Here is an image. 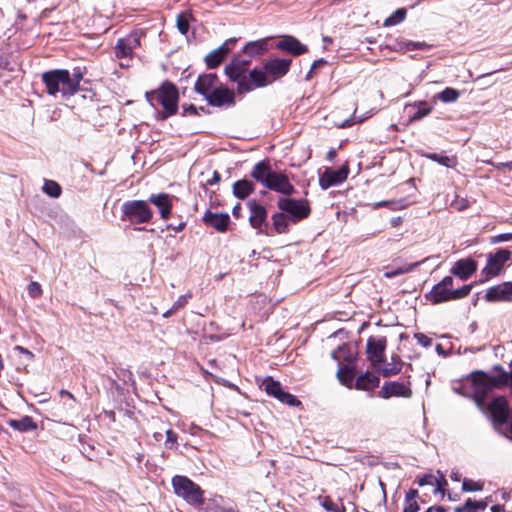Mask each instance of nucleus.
Segmentation results:
<instances>
[{"label":"nucleus","instance_id":"obj_40","mask_svg":"<svg viewBox=\"0 0 512 512\" xmlns=\"http://www.w3.org/2000/svg\"><path fill=\"white\" fill-rule=\"evenodd\" d=\"M377 369L380 370L381 374L384 377H390V376L398 374L401 370V367H400L399 363H388V364L384 365L382 368H380V366H379Z\"/></svg>","mask_w":512,"mask_h":512},{"label":"nucleus","instance_id":"obj_7","mask_svg":"<svg viewBox=\"0 0 512 512\" xmlns=\"http://www.w3.org/2000/svg\"><path fill=\"white\" fill-rule=\"evenodd\" d=\"M277 206L289 216L292 222L307 218L311 212L310 204L306 199L280 198Z\"/></svg>","mask_w":512,"mask_h":512},{"label":"nucleus","instance_id":"obj_30","mask_svg":"<svg viewBox=\"0 0 512 512\" xmlns=\"http://www.w3.org/2000/svg\"><path fill=\"white\" fill-rule=\"evenodd\" d=\"M418 484L420 486L424 485H431L434 486V492H439L442 489V485L446 484L445 477L443 475L440 476V478H437L434 475L427 474L419 479Z\"/></svg>","mask_w":512,"mask_h":512},{"label":"nucleus","instance_id":"obj_45","mask_svg":"<svg viewBox=\"0 0 512 512\" xmlns=\"http://www.w3.org/2000/svg\"><path fill=\"white\" fill-rule=\"evenodd\" d=\"M414 337L417 343L423 347H429L432 343L431 338H429L427 335L423 333H416Z\"/></svg>","mask_w":512,"mask_h":512},{"label":"nucleus","instance_id":"obj_18","mask_svg":"<svg viewBox=\"0 0 512 512\" xmlns=\"http://www.w3.org/2000/svg\"><path fill=\"white\" fill-rule=\"evenodd\" d=\"M218 85H220V82L215 74L200 75L195 83V91L206 98Z\"/></svg>","mask_w":512,"mask_h":512},{"label":"nucleus","instance_id":"obj_19","mask_svg":"<svg viewBox=\"0 0 512 512\" xmlns=\"http://www.w3.org/2000/svg\"><path fill=\"white\" fill-rule=\"evenodd\" d=\"M477 269V264L470 258L458 260L451 268V274L462 280L468 279Z\"/></svg>","mask_w":512,"mask_h":512},{"label":"nucleus","instance_id":"obj_17","mask_svg":"<svg viewBox=\"0 0 512 512\" xmlns=\"http://www.w3.org/2000/svg\"><path fill=\"white\" fill-rule=\"evenodd\" d=\"M487 301H512V282L491 287L485 294Z\"/></svg>","mask_w":512,"mask_h":512},{"label":"nucleus","instance_id":"obj_54","mask_svg":"<svg viewBox=\"0 0 512 512\" xmlns=\"http://www.w3.org/2000/svg\"><path fill=\"white\" fill-rule=\"evenodd\" d=\"M323 63H325V61H324L323 59L316 60V61L313 63V65H312V67H311L310 71L308 72L307 77H308V78H309V77H311V74H312L313 70H314L315 68L319 67V66H320L321 64H323Z\"/></svg>","mask_w":512,"mask_h":512},{"label":"nucleus","instance_id":"obj_43","mask_svg":"<svg viewBox=\"0 0 512 512\" xmlns=\"http://www.w3.org/2000/svg\"><path fill=\"white\" fill-rule=\"evenodd\" d=\"M472 285H464L459 289H453V300L461 299L469 295Z\"/></svg>","mask_w":512,"mask_h":512},{"label":"nucleus","instance_id":"obj_5","mask_svg":"<svg viewBox=\"0 0 512 512\" xmlns=\"http://www.w3.org/2000/svg\"><path fill=\"white\" fill-rule=\"evenodd\" d=\"M249 64V60H242L235 57L225 68L227 77L231 81L237 82L238 93L250 92L257 88L255 81L250 77V73L248 75L246 74Z\"/></svg>","mask_w":512,"mask_h":512},{"label":"nucleus","instance_id":"obj_55","mask_svg":"<svg viewBox=\"0 0 512 512\" xmlns=\"http://www.w3.org/2000/svg\"><path fill=\"white\" fill-rule=\"evenodd\" d=\"M16 349H17V350H19L21 353L26 354V355H27V356H29L30 358H32V357H33V354H32L30 351H28L27 349H25V348H23V347H21V346H17V347H16Z\"/></svg>","mask_w":512,"mask_h":512},{"label":"nucleus","instance_id":"obj_61","mask_svg":"<svg viewBox=\"0 0 512 512\" xmlns=\"http://www.w3.org/2000/svg\"><path fill=\"white\" fill-rule=\"evenodd\" d=\"M507 167L509 169H512V161L507 163H501L498 167Z\"/></svg>","mask_w":512,"mask_h":512},{"label":"nucleus","instance_id":"obj_51","mask_svg":"<svg viewBox=\"0 0 512 512\" xmlns=\"http://www.w3.org/2000/svg\"><path fill=\"white\" fill-rule=\"evenodd\" d=\"M418 497V491L415 490V489H410L407 493H406V497H405V502H412V501H416Z\"/></svg>","mask_w":512,"mask_h":512},{"label":"nucleus","instance_id":"obj_42","mask_svg":"<svg viewBox=\"0 0 512 512\" xmlns=\"http://www.w3.org/2000/svg\"><path fill=\"white\" fill-rule=\"evenodd\" d=\"M483 485L480 482L465 479L462 483V489L467 492L482 490Z\"/></svg>","mask_w":512,"mask_h":512},{"label":"nucleus","instance_id":"obj_58","mask_svg":"<svg viewBox=\"0 0 512 512\" xmlns=\"http://www.w3.org/2000/svg\"><path fill=\"white\" fill-rule=\"evenodd\" d=\"M175 311H177L176 309H173V306L167 310L165 313H163V317L164 318H168L170 317Z\"/></svg>","mask_w":512,"mask_h":512},{"label":"nucleus","instance_id":"obj_28","mask_svg":"<svg viewBox=\"0 0 512 512\" xmlns=\"http://www.w3.org/2000/svg\"><path fill=\"white\" fill-rule=\"evenodd\" d=\"M8 424L10 427L20 432H26L36 428V424L30 416H24L19 420H9Z\"/></svg>","mask_w":512,"mask_h":512},{"label":"nucleus","instance_id":"obj_35","mask_svg":"<svg viewBox=\"0 0 512 512\" xmlns=\"http://www.w3.org/2000/svg\"><path fill=\"white\" fill-rule=\"evenodd\" d=\"M273 226L277 233H284L288 227V216L284 213L273 215Z\"/></svg>","mask_w":512,"mask_h":512},{"label":"nucleus","instance_id":"obj_12","mask_svg":"<svg viewBox=\"0 0 512 512\" xmlns=\"http://www.w3.org/2000/svg\"><path fill=\"white\" fill-rule=\"evenodd\" d=\"M386 348L385 338H369L367 341L368 359L374 368H378L383 363V355Z\"/></svg>","mask_w":512,"mask_h":512},{"label":"nucleus","instance_id":"obj_52","mask_svg":"<svg viewBox=\"0 0 512 512\" xmlns=\"http://www.w3.org/2000/svg\"><path fill=\"white\" fill-rule=\"evenodd\" d=\"M497 240L498 241H510L512 240V233H504V234H500L498 237H497Z\"/></svg>","mask_w":512,"mask_h":512},{"label":"nucleus","instance_id":"obj_9","mask_svg":"<svg viewBox=\"0 0 512 512\" xmlns=\"http://www.w3.org/2000/svg\"><path fill=\"white\" fill-rule=\"evenodd\" d=\"M427 298L434 304L453 300V278L451 276L444 277L427 294Z\"/></svg>","mask_w":512,"mask_h":512},{"label":"nucleus","instance_id":"obj_59","mask_svg":"<svg viewBox=\"0 0 512 512\" xmlns=\"http://www.w3.org/2000/svg\"><path fill=\"white\" fill-rule=\"evenodd\" d=\"M341 350H342V348H341V347H339V349H338V350L333 351V352H332V357H333L334 359H336V360H339V358H340V355H339V354H340Z\"/></svg>","mask_w":512,"mask_h":512},{"label":"nucleus","instance_id":"obj_23","mask_svg":"<svg viewBox=\"0 0 512 512\" xmlns=\"http://www.w3.org/2000/svg\"><path fill=\"white\" fill-rule=\"evenodd\" d=\"M205 512H234V509L228 504L222 496L214 495L206 501Z\"/></svg>","mask_w":512,"mask_h":512},{"label":"nucleus","instance_id":"obj_36","mask_svg":"<svg viewBox=\"0 0 512 512\" xmlns=\"http://www.w3.org/2000/svg\"><path fill=\"white\" fill-rule=\"evenodd\" d=\"M420 263L421 262L410 263V264H406V265H403L401 267H398L396 269L387 270V271L384 272V276L386 278H392V277H396V276H399V275L411 272Z\"/></svg>","mask_w":512,"mask_h":512},{"label":"nucleus","instance_id":"obj_26","mask_svg":"<svg viewBox=\"0 0 512 512\" xmlns=\"http://www.w3.org/2000/svg\"><path fill=\"white\" fill-rule=\"evenodd\" d=\"M267 46L268 44L266 39L251 41L243 47V52L251 57H257L267 50Z\"/></svg>","mask_w":512,"mask_h":512},{"label":"nucleus","instance_id":"obj_6","mask_svg":"<svg viewBox=\"0 0 512 512\" xmlns=\"http://www.w3.org/2000/svg\"><path fill=\"white\" fill-rule=\"evenodd\" d=\"M172 486L177 496L183 498L190 505L200 507L204 504L203 490L186 476H174Z\"/></svg>","mask_w":512,"mask_h":512},{"label":"nucleus","instance_id":"obj_8","mask_svg":"<svg viewBox=\"0 0 512 512\" xmlns=\"http://www.w3.org/2000/svg\"><path fill=\"white\" fill-rule=\"evenodd\" d=\"M124 216L132 223H147L151 220L153 212L145 201L133 200L122 205Z\"/></svg>","mask_w":512,"mask_h":512},{"label":"nucleus","instance_id":"obj_22","mask_svg":"<svg viewBox=\"0 0 512 512\" xmlns=\"http://www.w3.org/2000/svg\"><path fill=\"white\" fill-rule=\"evenodd\" d=\"M277 48L287 51L295 56L301 55L307 51V47L292 36H285L278 42Z\"/></svg>","mask_w":512,"mask_h":512},{"label":"nucleus","instance_id":"obj_34","mask_svg":"<svg viewBox=\"0 0 512 512\" xmlns=\"http://www.w3.org/2000/svg\"><path fill=\"white\" fill-rule=\"evenodd\" d=\"M191 18H192V15L190 12H183L177 16L176 25L181 34H183V35L187 34V32L189 30Z\"/></svg>","mask_w":512,"mask_h":512},{"label":"nucleus","instance_id":"obj_38","mask_svg":"<svg viewBox=\"0 0 512 512\" xmlns=\"http://www.w3.org/2000/svg\"><path fill=\"white\" fill-rule=\"evenodd\" d=\"M406 16V10L404 8L397 9L392 15L384 21V26H393L401 23Z\"/></svg>","mask_w":512,"mask_h":512},{"label":"nucleus","instance_id":"obj_37","mask_svg":"<svg viewBox=\"0 0 512 512\" xmlns=\"http://www.w3.org/2000/svg\"><path fill=\"white\" fill-rule=\"evenodd\" d=\"M42 190L45 194L53 198L59 197L62 192L61 186L53 180H46L44 182Z\"/></svg>","mask_w":512,"mask_h":512},{"label":"nucleus","instance_id":"obj_29","mask_svg":"<svg viewBox=\"0 0 512 512\" xmlns=\"http://www.w3.org/2000/svg\"><path fill=\"white\" fill-rule=\"evenodd\" d=\"M131 42H134L135 44H137L136 39H133V40L119 39L118 40L116 47H115V54H116L117 58H125V57H128L131 55L132 49H133Z\"/></svg>","mask_w":512,"mask_h":512},{"label":"nucleus","instance_id":"obj_13","mask_svg":"<svg viewBox=\"0 0 512 512\" xmlns=\"http://www.w3.org/2000/svg\"><path fill=\"white\" fill-rule=\"evenodd\" d=\"M511 258V252L507 249H500L494 255L488 258V262L486 267L483 270V273L486 274V277H491L497 275L504 264Z\"/></svg>","mask_w":512,"mask_h":512},{"label":"nucleus","instance_id":"obj_2","mask_svg":"<svg viewBox=\"0 0 512 512\" xmlns=\"http://www.w3.org/2000/svg\"><path fill=\"white\" fill-rule=\"evenodd\" d=\"M251 176L266 188L275 192L292 195L295 188L286 174L273 170L268 162L260 161L253 167Z\"/></svg>","mask_w":512,"mask_h":512},{"label":"nucleus","instance_id":"obj_10","mask_svg":"<svg viewBox=\"0 0 512 512\" xmlns=\"http://www.w3.org/2000/svg\"><path fill=\"white\" fill-rule=\"evenodd\" d=\"M262 387L266 391V393L270 396H273L280 402L287 404L289 406H298L300 405V401L292 394L285 392L278 381H274L271 378H267L263 381Z\"/></svg>","mask_w":512,"mask_h":512},{"label":"nucleus","instance_id":"obj_27","mask_svg":"<svg viewBox=\"0 0 512 512\" xmlns=\"http://www.w3.org/2000/svg\"><path fill=\"white\" fill-rule=\"evenodd\" d=\"M254 190V185L248 180H239L233 184V194L239 199H245Z\"/></svg>","mask_w":512,"mask_h":512},{"label":"nucleus","instance_id":"obj_60","mask_svg":"<svg viewBox=\"0 0 512 512\" xmlns=\"http://www.w3.org/2000/svg\"><path fill=\"white\" fill-rule=\"evenodd\" d=\"M492 512H504V508L500 505H495L491 508Z\"/></svg>","mask_w":512,"mask_h":512},{"label":"nucleus","instance_id":"obj_20","mask_svg":"<svg viewBox=\"0 0 512 512\" xmlns=\"http://www.w3.org/2000/svg\"><path fill=\"white\" fill-rule=\"evenodd\" d=\"M149 202L159 209L162 219L167 220L169 218L172 209V197L170 195L164 193L152 194L149 197Z\"/></svg>","mask_w":512,"mask_h":512},{"label":"nucleus","instance_id":"obj_39","mask_svg":"<svg viewBox=\"0 0 512 512\" xmlns=\"http://www.w3.org/2000/svg\"><path fill=\"white\" fill-rule=\"evenodd\" d=\"M322 506L328 512H345V507L342 504L335 503L329 497L323 499Z\"/></svg>","mask_w":512,"mask_h":512},{"label":"nucleus","instance_id":"obj_64","mask_svg":"<svg viewBox=\"0 0 512 512\" xmlns=\"http://www.w3.org/2000/svg\"><path fill=\"white\" fill-rule=\"evenodd\" d=\"M185 224L184 223H180L179 225H177V227L175 228L176 231H181L183 228H184Z\"/></svg>","mask_w":512,"mask_h":512},{"label":"nucleus","instance_id":"obj_49","mask_svg":"<svg viewBox=\"0 0 512 512\" xmlns=\"http://www.w3.org/2000/svg\"><path fill=\"white\" fill-rule=\"evenodd\" d=\"M406 49L411 51V50H415V49H423L425 47H427V44L424 43V42H413V41H410L408 43H406Z\"/></svg>","mask_w":512,"mask_h":512},{"label":"nucleus","instance_id":"obj_1","mask_svg":"<svg viewBox=\"0 0 512 512\" xmlns=\"http://www.w3.org/2000/svg\"><path fill=\"white\" fill-rule=\"evenodd\" d=\"M42 80L45 83L48 94L62 97L74 95L80 86L82 80L81 73L70 74L68 70L56 69L42 74Z\"/></svg>","mask_w":512,"mask_h":512},{"label":"nucleus","instance_id":"obj_63","mask_svg":"<svg viewBox=\"0 0 512 512\" xmlns=\"http://www.w3.org/2000/svg\"><path fill=\"white\" fill-rule=\"evenodd\" d=\"M213 180H214L215 182H218V181L220 180V176H219V174H218L217 172H214Z\"/></svg>","mask_w":512,"mask_h":512},{"label":"nucleus","instance_id":"obj_33","mask_svg":"<svg viewBox=\"0 0 512 512\" xmlns=\"http://www.w3.org/2000/svg\"><path fill=\"white\" fill-rule=\"evenodd\" d=\"M460 93L454 88L447 87L436 95V98L444 103H453L458 100Z\"/></svg>","mask_w":512,"mask_h":512},{"label":"nucleus","instance_id":"obj_4","mask_svg":"<svg viewBox=\"0 0 512 512\" xmlns=\"http://www.w3.org/2000/svg\"><path fill=\"white\" fill-rule=\"evenodd\" d=\"M146 98L152 106L160 104L163 107L159 114L161 119H166L177 112L178 91L172 83H164L158 90L147 92Z\"/></svg>","mask_w":512,"mask_h":512},{"label":"nucleus","instance_id":"obj_46","mask_svg":"<svg viewBox=\"0 0 512 512\" xmlns=\"http://www.w3.org/2000/svg\"><path fill=\"white\" fill-rule=\"evenodd\" d=\"M191 298V294L190 293H187V294H184V295H181L175 302L174 304L172 305L173 306V309H180L181 307L185 306L186 303L188 302V300Z\"/></svg>","mask_w":512,"mask_h":512},{"label":"nucleus","instance_id":"obj_25","mask_svg":"<svg viewBox=\"0 0 512 512\" xmlns=\"http://www.w3.org/2000/svg\"><path fill=\"white\" fill-rule=\"evenodd\" d=\"M378 385L379 377L369 372L360 375L355 382V388L364 391H371L378 387Z\"/></svg>","mask_w":512,"mask_h":512},{"label":"nucleus","instance_id":"obj_56","mask_svg":"<svg viewBox=\"0 0 512 512\" xmlns=\"http://www.w3.org/2000/svg\"><path fill=\"white\" fill-rule=\"evenodd\" d=\"M425 512H445L442 507H430Z\"/></svg>","mask_w":512,"mask_h":512},{"label":"nucleus","instance_id":"obj_62","mask_svg":"<svg viewBox=\"0 0 512 512\" xmlns=\"http://www.w3.org/2000/svg\"><path fill=\"white\" fill-rule=\"evenodd\" d=\"M459 477H460V475H459L457 472L452 473V475H451V478H452L453 480H455V481H458V480H459Z\"/></svg>","mask_w":512,"mask_h":512},{"label":"nucleus","instance_id":"obj_31","mask_svg":"<svg viewBox=\"0 0 512 512\" xmlns=\"http://www.w3.org/2000/svg\"><path fill=\"white\" fill-rule=\"evenodd\" d=\"M337 377L341 384L351 388L354 381V372L348 366L340 367L337 371Z\"/></svg>","mask_w":512,"mask_h":512},{"label":"nucleus","instance_id":"obj_53","mask_svg":"<svg viewBox=\"0 0 512 512\" xmlns=\"http://www.w3.org/2000/svg\"><path fill=\"white\" fill-rule=\"evenodd\" d=\"M323 63H325V61H324L323 59L316 60V61L313 63V65H312V67H311L310 71L308 72L307 77H308V78H309V77H311V74H312L313 70H314L315 68L319 67V66H320L321 64H323Z\"/></svg>","mask_w":512,"mask_h":512},{"label":"nucleus","instance_id":"obj_14","mask_svg":"<svg viewBox=\"0 0 512 512\" xmlns=\"http://www.w3.org/2000/svg\"><path fill=\"white\" fill-rule=\"evenodd\" d=\"M348 168L343 166L339 169H326L325 172L319 178V184L323 189H328L331 186L337 185L348 176Z\"/></svg>","mask_w":512,"mask_h":512},{"label":"nucleus","instance_id":"obj_44","mask_svg":"<svg viewBox=\"0 0 512 512\" xmlns=\"http://www.w3.org/2000/svg\"><path fill=\"white\" fill-rule=\"evenodd\" d=\"M177 445V434L171 429L166 430V446L170 449Z\"/></svg>","mask_w":512,"mask_h":512},{"label":"nucleus","instance_id":"obj_48","mask_svg":"<svg viewBox=\"0 0 512 512\" xmlns=\"http://www.w3.org/2000/svg\"><path fill=\"white\" fill-rule=\"evenodd\" d=\"M418 511H419V505H418L417 501L405 502L403 512H418Z\"/></svg>","mask_w":512,"mask_h":512},{"label":"nucleus","instance_id":"obj_41","mask_svg":"<svg viewBox=\"0 0 512 512\" xmlns=\"http://www.w3.org/2000/svg\"><path fill=\"white\" fill-rule=\"evenodd\" d=\"M432 111V107L429 106L426 102H420L417 105V111L412 116V120H420L423 117L427 116Z\"/></svg>","mask_w":512,"mask_h":512},{"label":"nucleus","instance_id":"obj_50","mask_svg":"<svg viewBox=\"0 0 512 512\" xmlns=\"http://www.w3.org/2000/svg\"><path fill=\"white\" fill-rule=\"evenodd\" d=\"M465 505H466L467 508L481 509V510L485 509V507H486V505L484 503L473 501L471 499H468L466 501Z\"/></svg>","mask_w":512,"mask_h":512},{"label":"nucleus","instance_id":"obj_3","mask_svg":"<svg viewBox=\"0 0 512 512\" xmlns=\"http://www.w3.org/2000/svg\"><path fill=\"white\" fill-rule=\"evenodd\" d=\"M291 60L274 58L265 62L263 70L254 68L250 71V77L257 88L265 87L275 80L283 77L289 71Z\"/></svg>","mask_w":512,"mask_h":512},{"label":"nucleus","instance_id":"obj_15","mask_svg":"<svg viewBox=\"0 0 512 512\" xmlns=\"http://www.w3.org/2000/svg\"><path fill=\"white\" fill-rule=\"evenodd\" d=\"M212 106H223L234 104V93L226 86L220 84L212 93L205 98Z\"/></svg>","mask_w":512,"mask_h":512},{"label":"nucleus","instance_id":"obj_11","mask_svg":"<svg viewBox=\"0 0 512 512\" xmlns=\"http://www.w3.org/2000/svg\"><path fill=\"white\" fill-rule=\"evenodd\" d=\"M237 38L227 39L221 46L212 50L206 57L205 62L209 68H215L225 59L228 53L234 48Z\"/></svg>","mask_w":512,"mask_h":512},{"label":"nucleus","instance_id":"obj_32","mask_svg":"<svg viewBox=\"0 0 512 512\" xmlns=\"http://www.w3.org/2000/svg\"><path fill=\"white\" fill-rule=\"evenodd\" d=\"M424 156L446 167H455L457 164L456 157H448L437 153H427Z\"/></svg>","mask_w":512,"mask_h":512},{"label":"nucleus","instance_id":"obj_21","mask_svg":"<svg viewBox=\"0 0 512 512\" xmlns=\"http://www.w3.org/2000/svg\"><path fill=\"white\" fill-rule=\"evenodd\" d=\"M206 225L215 228L219 232H225L229 225V215L227 213L206 212L203 216Z\"/></svg>","mask_w":512,"mask_h":512},{"label":"nucleus","instance_id":"obj_47","mask_svg":"<svg viewBox=\"0 0 512 512\" xmlns=\"http://www.w3.org/2000/svg\"><path fill=\"white\" fill-rule=\"evenodd\" d=\"M42 290L37 282H31L28 285V293L31 297L35 298L41 294Z\"/></svg>","mask_w":512,"mask_h":512},{"label":"nucleus","instance_id":"obj_24","mask_svg":"<svg viewBox=\"0 0 512 512\" xmlns=\"http://www.w3.org/2000/svg\"><path fill=\"white\" fill-rule=\"evenodd\" d=\"M250 209L249 222L253 228H259L267 217L266 209L255 201L248 203Z\"/></svg>","mask_w":512,"mask_h":512},{"label":"nucleus","instance_id":"obj_57","mask_svg":"<svg viewBox=\"0 0 512 512\" xmlns=\"http://www.w3.org/2000/svg\"><path fill=\"white\" fill-rule=\"evenodd\" d=\"M240 210H241V206H240V204L236 205V206L233 208V211H232L233 215H234L235 217H239V216H240Z\"/></svg>","mask_w":512,"mask_h":512},{"label":"nucleus","instance_id":"obj_16","mask_svg":"<svg viewBox=\"0 0 512 512\" xmlns=\"http://www.w3.org/2000/svg\"><path fill=\"white\" fill-rule=\"evenodd\" d=\"M412 391L410 387L404 383L399 382H387L379 391V396L388 399L393 396L410 398Z\"/></svg>","mask_w":512,"mask_h":512}]
</instances>
